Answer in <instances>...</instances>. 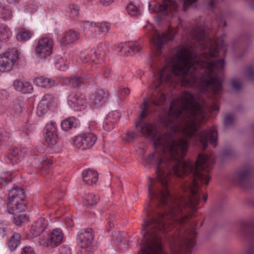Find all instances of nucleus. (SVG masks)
Segmentation results:
<instances>
[{"label":"nucleus","mask_w":254,"mask_h":254,"mask_svg":"<svg viewBox=\"0 0 254 254\" xmlns=\"http://www.w3.org/2000/svg\"><path fill=\"white\" fill-rule=\"evenodd\" d=\"M190 34L204 50L202 57H198L192 47L179 49L173 57L165 60L154 86L158 88L164 83L173 84L178 77L184 86H193L198 83L201 92L210 90L214 94H218L222 90V78L218 72L223 68L224 61H215L214 58L218 55V49L225 50L223 37L216 41L207 38L204 28L200 26L193 27Z\"/></svg>","instance_id":"f03ea898"},{"label":"nucleus","mask_w":254,"mask_h":254,"mask_svg":"<svg viewBox=\"0 0 254 254\" xmlns=\"http://www.w3.org/2000/svg\"><path fill=\"white\" fill-rule=\"evenodd\" d=\"M63 237L64 234L61 229H55L48 235L45 245L46 246L57 247L62 243Z\"/></svg>","instance_id":"ddd939ff"},{"label":"nucleus","mask_w":254,"mask_h":254,"mask_svg":"<svg viewBox=\"0 0 254 254\" xmlns=\"http://www.w3.org/2000/svg\"><path fill=\"white\" fill-rule=\"evenodd\" d=\"M129 94V90L128 88H123L121 90L120 92V98L121 99H123L125 98L126 96L128 95Z\"/></svg>","instance_id":"09e8293b"},{"label":"nucleus","mask_w":254,"mask_h":254,"mask_svg":"<svg viewBox=\"0 0 254 254\" xmlns=\"http://www.w3.org/2000/svg\"><path fill=\"white\" fill-rule=\"evenodd\" d=\"M80 60L83 63L86 62L87 61V57L84 53H80L79 56Z\"/></svg>","instance_id":"13d9d810"},{"label":"nucleus","mask_w":254,"mask_h":254,"mask_svg":"<svg viewBox=\"0 0 254 254\" xmlns=\"http://www.w3.org/2000/svg\"><path fill=\"white\" fill-rule=\"evenodd\" d=\"M79 35L78 32L69 30L63 33L58 39L62 45H66L76 41L79 37Z\"/></svg>","instance_id":"dca6fc26"},{"label":"nucleus","mask_w":254,"mask_h":254,"mask_svg":"<svg viewBox=\"0 0 254 254\" xmlns=\"http://www.w3.org/2000/svg\"><path fill=\"white\" fill-rule=\"evenodd\" d=\"M34 82L37 86L42 87L50 88L55 85V81L54 80L43 77L35 78Z\"/></svg>","instance_id":"5701e85b"},{"label":"nucleus","mask_w":254,"mask_h":254,"mask_svg":"<svg viewBox=\"0 0 254 254\" xmlns=\"http://www.w3.org/2000/svg\"><path fill=\"white\" fill-rule=\"evenodd\" d=\"M9 212L14 215H17L19 212L25 211L26 206L22 201H18L15 202H8L7 204Z\"/></svg>","instance_id":"412c9836"},{"label":"nucleus","mask_w":254,"mask_h":254,"mask_svg":"<svg viewBox=\"0 0 254 254\" xmlns=\"http://www.w3.org/2000/svg\"><path fill=\"white\" fill-rule=\"evenodd\" d=\"M9 3H12L18 1L19 0H6Z\"/></svg>","instance_id":"69168bd1"},{"label":"nucleus","mask_w":254,"mask_h":254,"mask_svg":"<svg viewBox=\"0 0 254 254\" xmlns=\"http://www.w3.org/2000/svg\"><path fill=\"white\" fill-rule=\"evenodd\" d=\"M11 181V175L9 172H3L0 176V188L2 187L1 182L5 184Z\"/></svg>","instance_id":"c9c22d12"},{"label":"nucleus","mask_w":254,"mask_h":254,"mask_svg":"<svg viewBox=\"0 0 254 254\" xmlns=\"http://www.w3.org/2000/svg\"><path fill=\"white\" fill-rule=\"evenodd\" d=\"M44 220V219L43 218H41L40 219V225H37V226H36V227L37 228V234L35 235V236H37V235H38L42 231H43L44 229H45V227L43 226H42L41 224L42 223V222Z\"/></svg>","instance_id":"8fccbe9b"},{"label":"nucleus","mask_w":254,"mask_h":254,"mask_svg":"<svg viewBox=\"0 0 254 254\" xmlns=\"http://www.w3.org/2000/svg\"><path fill=\"white\" fill-rule=\"evenodd\" d=\"M12 14L11 10L5 7H3L0 12V16L4 20L9 19L12 17Z\"/></svg>","instance_id":"e433bc0d"},{"label":"nucleus","mask_w":254,"mask_h":254,"mask_svg":"<svg viewBox=\"0 0 254 254\" xmlns=\"http://www.w3.org/2000/svg\"><path fill=\"white\" fill-rule=\"evenodd\" d=\"M92 52L93 53L95 57L98 58L101 54V51L99 49H93L92 50Z\"/></svg>","instance_id":"4d7b16f0"},{"label":"nucleus","mask_w":254,"mask_h":254,"mask_svg":"<svg viewBox=\"0 0 254 254\" xmlns=\"http://www.w3.org/2000/svg\"><path fill=\"white\" fill-rule=\"evenodd\" d=\"M11 108L14 113L17 115L20 114L22 111L20 102L18 100H15L13 102Z\"/></svg>","instance_id":"f704fd0d"},{"label":"nucleus","mask_w":254,"mask_h":254,"mask_svg":"<svg viewBox=\"0 0 254 254\" xmlns=\"http://www.w3.org/2000/svg\"><path fill=\"white\" fill-rule=\"evenodd\" d=\"M82 176L84 183L89 186L95 184L98 179V173L91 169L84 170L82 172Z\"/></svg>","instance_id":"f3484780"},{"label":"nucleus","mask_w":254,"mask_h":254,"mask_svg":"<svg viewBox=\"0 0 254 254\" xmlns=\"http://www.w3.org/2000/svg\"><path fill=\"white\" fill-rule=\"evenodd\" d=\"M50 107L48 105L39 102L36 112L37 115L38 116H43L47 112Z\"/></svg>","instance_id":"c756f323"},{"label":"nucleus","mask_w":254,"mask_h":254,"mask_svg":"<svg viewBox=\"0 0 254 254\" xmlns=\"http://www.w3.org/2000/svg\"><path fill=\"white\" fill-rule=\"evenodd\" d=\"M244 73L247 80L254 82V67L253 66H248Z\"/></svg>","instance_id":"7c9ffc66"},{"label":"nucleus","mask_w":254,"mask_h":254,"mask_svg":"<svg viewBox=\"0 0 254 254\" xmlns=\"http://www.w3.org/2000/svg\"><path fill=\"white\" fill-rule=\"evenodd\" d=\"M60 254H72L70 248L66 245H63L60 250Z\"/></svg>","instance_id":"a18cd8bd"},{"label":"nucleus","mask_w":254,"mask_h":254,"mask_svg":"<svg viewBox=\"0 0 254 254\" xmlns=\"http://www.w3.org/2000/svg\"><path fill=\"white\" fill-rule=\"evenodd\" d=\"M77 239L81 250L78 254H91L94 247V235L91 229H85L77 235Z\"/></svg>","instance_id":"0eeeda50"},{"label":"nucleus","mask_w":254,"mask_h":254,"mask_svg":"<svg viewBox=\"0 0 254 254\" xmlns=\"http://www.w3.org/2000/svg\"><path fill=\"white\" fill-rule=\"evenodd\" d=\"M115 243L121 249H124L126 248V246L125 245L126 240L121 233H118L116 235Z\"/></svg>","instance_id":"2f4dec72"},{"label":"nucleus","mask_w":254,"mask_h":254,"mask_svg":"<svg viewBox=\"0 0 254 254\" xmlns=\"http://www.w3.org/2000/svg\"><path fill=\"white\" fill-rule=\"evenodd\" d=\"M103 127L105 130L109 131L111 130L113 128V125L107 121L104 123Z\"/></svg>","instance_id":"603ef678"},{"label":"nucleus","mask_w":254,"mask_h":254,"mask_svg":"<svg viewBox=\"0 0 254 254\" xmlns=\"http://www.w3.org/2000/svg\"><path fill=\"white\" fill-rule=\"evenodd\" d=\"M103 72L104 73H107V75H105V76H107L108 75V74L109 73H110V69L108 68H105V69H104L103 70Z\"/></svg>","instance_id":"680f3d73"},{"label":"nucleus","mask_w":254,"mask_h":254,"mask_svg":"<svg viewBox=\"0 0 254 254\" xmlns=\"http://www.w3.org/2000/svg\"><path fill=\"white\" fill-rule=\"evenodd\" d=\"M4 231V229H2V228H0V231Z\"/></svg>","instance_id":"774afa93"},{"label":"nucleus","mask_w":254,"mask_h":254,"mask_svg":"<svg viewBox=\"0 0 254 254\" xmlns=\"http://www.w3.org/2000/svg\"><path fill=\"white\" fill-rule=\"evenodd\" d=\"M151 13H160L164 15L173 16L178 11V4L174 0H163L162 4L149 3Z\"/></svg>","instance_id":"423d86ee"},{"label":"nucleus","mask_w":254,"mask_h":254,"mask_svg":"<svg viewBox=\"0 0 254 254\" xmlns=\"http://www.w3.org/2000/svg\"><path fill=\"white\" fill-rule=\"evenodd\" d=\"M109 94L107 91L100 89L93 93L90 97V102L96 107L103 104L107 100Z\"/></svg>","instance_id":"2eb2a0df"},{"label":"nucleus","mask_w":254,"mask_h":254,"mask_svg":"<svg viewBox=\"0 0 254 254\" xmlns=\"http://www.w3.org/2000/svg\"><path fill=\"white\" fill-rule=\"evenodd\" d=\"M11 34V31L6 26H0V40H7Z\"/></svg>","instance_id":"c85d7f7f"},{"label":"nucleus","mask_w":254,"mask_h":254,"mask_svg":"<svg viewBox=\"0 0 254 254\" xmlns=\"http://www.w3.org/2000/svg\"><path fill=\"white\" fill-rule=\"evenodd\" d=\"M99 196L93 193L85 194L83 197V203L87 206L96 205L99 200Z\"/></svg>","instance_id":"b1692460"},{"label":"nucleus","mask_w":254,"mask_h":254,"mask_svg":"<svg viewBox=\"0 0 254 254\" xmlns=\"http://www.w3.org/2000/svg\"><path fill=\"white\" fill-rule=\"evenodd\" d=\"M127 10L131 16H137L141 14V10L134 3L130 2L127 6Z\"/></svg>","instance_id":"cd10ccee"},{"label":"nucleus","mask_w":254,"mask_h":254,"mask_svg":"<svg viewBox=\"0 0 254 254\" xmlns=\"http://www.w3.org/2000/svg\"><path fill=\"white\" fill-rule=\"evenodd\" d=\"M41 163L43 164H47L48 165H50L52 164L53 162L50 160H48V161H47L46 160H43L41 162Z\"/></svg>","instance_id":"052dcab7"},{"label":"nucleus","mask_w":254,"mask_h":254,"mask_svg":"<svg viewBox=\"0 0 254 254\" xmlns=\"http://www.w3.org/2000/svg\"><path fill=\"white\" fill-rule=\"evenodd\" d=\"M4 135L0 137V144L1 143H6V142H7L8 140V137L6 135V133L4 132Z\"/></svg>","instance_id":"6e6d98bb"},{"label":"nucleus","mask_w":254,"mask_h":254,"mask_svg":"<svg viewBox=\"0 0 254 254\" xmlns=\"http://www.w3.org/2000/svg\"><path fill=\"white\" fill-rule=\"evenodd\" d=\"M82 27L85 34L92 38L98 35H106L110 29L109 25L106 22H95L92 21H84Z\"/></svg>","instance_id":"20e7f679"},{"label":"nucleus","mask_w":254,"mask_h":254,"mask_svg":"<svg viewBox=\"0 0 254 254\" xmlns=\"http://www.w3.org/2000/svg\"><path fill=\"white\" fill-rule=\"evenodd\" d=\"M250 174V171L248 170H244L240 172L237 175V179L240 182L245 180Z\"/></svg>","instance_id":"4c0bfd02"},{"label":"nucleus","mask_w":254,"mask_h":254,"mask_svg":"<svg viewBox=\"0 0 254 254\" xmlns=\"http://www.w3.org/2000/svg\"><path fill=\"white\" fill-rule=\"evenodd\" d=\"M187 225L180 230L179 237L175 241L179 249H182L187 253H190L195 244L196 234L193 228Z\"/></svg>","instance_id":"7ed1b4c3"},{"label":"nucleus","mask_w":254,"mask_h":254,"mask_svg":"<svg viewBox=\"0 0 254 254\" xmlns=\"http://www.w3.org/2000/svg\"><path fill=\"white\" fill-rule=\"evenodd\" d=\"M45 140L51 145H56L58 141V128L55 122L51 121L45 127Z\"/></svg>","instance_id":"f8f14e48"},{"label":"nucleus","mask_w":254,"mask_h":254,"mask_svg":"<svg viewBox=\"0 0 254 254\" xmlns=\"http://www.w3.org/2000/svg\"><path fill=\"white\" fill-rule=\"evenodd\" d=\"M208 5H209V8H212L214 7V6L215 5V1L214 0H210L209 1Z\"/></svg>","instance_id":"bf43d9fd"},{"label":"nucleus","mask_w":254,"mask_h":254,"mask_svg":"<svg viewBox=\"0 0 254 254\" xmlns=\"http://www.w3.org/2000/svg\"><path fill=\"white\" fill-rule=\"evenodd\" d=\"M114 0H100V2L105 5H109L114 2Z\"/></svg>","instance_id":"5fc2aeb1"},{"label":"nucleus","mask_w":254,"mask_h":254,"mask_svg":"<svg viewBox=\"0 0 254 254\" xmlns=\"http://www.w3.org/2000/svg\"><path fill=\"white\" fill-rule=\"evenodd\" d=\"M66 223L69 227H72L73 225L72 222H71L70 220L67 221Z\"/></svg>","instance_id":"0e129e2a"},{"label":"nucleus","mask_w":254,"mask_h":254,"mask_svg":"<svg viewBox=\"0 0 254 254\" xmlns=\"http://www.w3.org/2000/svg\"><path fill=\"white\" fill-rule=\"evenodd\" d=\"M21 236L18 233H14L8 242V247L11 251H14L20 243Z\"/></svg>","instance_id":"bb28decb"},{"label":"nucleus","mask_w":254,"mask_h":254,"mask_svg":"<svg viewBox=\"0 0 254 254\" xmlns=\"http://www.w3.org/2000/svg\"><path fill=\"white\" fill-rule=\"evenodd\" d=\"M234 122V118L231 115H227L224 119V125L226 127L230 126L232 125Z\"/></svg>","instance_id":"37998d69"},{"label":"nucleus","mask_w":254,"mask_h":254,"mask_svg":"<svg viewBox=\"0 0 254 254\" xmlns=\"http://www.w3.org/2000/svg\"><path fill=\"white\" fill-rule=\"evenodd\" d=\"M76 119L73 117L68 118L64 120L61 123V127L63 130L67 131L75 127L76 124Z\"/></svg>","instance_id":"a878e982"},{"label":"nucleus","mask_w":254,"mask_h":254,"mask_svg":"<svg viewBox=\"0 0 254 254\" xmlns=\"http://www.w3.org/2000/svg\"><path fill=\"white\" fill-rule=\"evenodd\" d=\"M54 47L53 40L48 37L40 38L35 48L37 57L44 59L51 55Z\"/></svg>","instance_id":"6e6552de"},{"label":"nucleus","mask_w":254,"mask_h":254,"mask_svg":"<svg viewBox=\"0 0 254 254\" xmlns=\"http://www.w3.org/2000/svg\"><path fill=\"white\" fill-rule=\"evenodd\" d=\"M70 14L73 18H75L79 14V7L75 4H72L69 6Z\"/></svg>","instance_id":"58836bf2"},{"label":"nucleus","mask_w":254,"mask_h":254,"mask_svg":"<svg viewBox=\"0 0 254 254\" xmlns=\"http://www.w3.org/2000/svg\"><path fill=\"white\" fill-rule=\"evenodd\" d=\"M129 42L127 43H122L115 45L114 49L120 55L124 56H128L131 55L130 51Z\"/></svg>","instance_id":"4be33fe9"},{"label":"nucleus","mask_w":254,"mask_h":254,"mask_svg":"<svg viewBox=\"0 0 254 254\" xmlns=\"http://www.w3.org/2000/svg\"><path fill=\"white\" fill-rule=\"evenodd\" d=\"M243 254H254V240L245 248Z\"/></svg>","instance_id":"a19ab883"},{"label":"nucleus","mask_w":254,"mask_h":254,"mask_svg":"<svg viewBox=\"0 0 254 254\" xmlns=\"http://www.w3.org/2000/svg\"><path fill=\"white\" fill-rule=\"evenodd\" d=\"M18 217L19 218H22V221H23V220L26 218V214H25L24 213H22V214H20L19 215H18Z\"/></svg>","instance_id":"e2e57ef3"},{"label":"nucleus","mask_w":254,"mask_h":254,"mask_svg":"<svg viewBox=\"0 0 254 254\" xmlns=\"http://www.w3.org/2000/svg\"><path fill=\"white\" fill-rule=\"evenodd\" d=\"M32 36V33L26 29H20L16 35V39L18 41L25 42L29 40Z\"/></svg>","instance_id":"393cba45"},{"label":"nucleus","mask_w":254,"mask_h":254,"mask_svg":"<svg viewBox=\"0 0 254 254\" xmlns=\"http://www.w3.org/2000/svg\"><path fill=\"white\" fill-rule=\"evenodd\" d=\"M184 5V10H186L187 7L191 5L192 3H194L197 0H181Z\"/></svg>","instance_id":"de8ad7c7"},{"label":"nucleus","mask_w":254,"mask_h":254,"mask_svg":"<svg viewBox=\"0 0 254 254\" xmlns=\"http://www.w3.org/2000/svg\"><path fill=\"white\" fill-rule=\"evenodd\" d=\"M96 137L92 133H83L75 136L72 140L73 145L80 149L90 148L95 143Z\"/></svg>","instance_id":"1a4fd4ad"},{"label":"nucleus","mask_w":254,"mask_h":254,"mask_svg":"<svg viewBox=\"0 0 254 254\" xmlns=\"http://www.w3.org/2000/svg\"><path fill=\"white\" fill-rule=\"evenodd\" d=\"M233 88L236 90H240L242 87V84L239 79H234L231 82Z\"/></svg>","instance_id":"79ce46f5"},{"label":"nucleus","mask_w":254,"mask_h":254,"mask_svg":"<svg viewBox=\"0 0 254 254\" xmlns=\"http://www.w3.org/2000/svg\"><path fill=\"white\" fill-rule=\"evenodd\" d=\"M175 33V30L172 29H170L167 33L160 34L157 31H155L151 38V42L155 49L158 52L160 51L164 44L172 39Z\"/></svg>","instance_id":"9d476101"},{"label":"nucleus","mask_w":254,"mask_h":254,"mask_svg":"<svg viewBox=\"0 0 254 254\" xmlns=\"http://www.w3.org/2000/svg\"><path fill=\"white\" fill-rule=\"evenodd\" d=\"M14 223L17 225H21V224L23 222L22 219L21 218H19L18 217V215L17 214V215H14Z\"/></svg>","instance_id":"864d4df0"},{"label":"nucleus","mask_w":254,"mask_h":254,"mask_svg":"<svg viewBox=\"0 0 254 254\" xmlns=\"http://www.w3.org/2000/svg\"><path fill=\"white\" fill-rule=\"evenodd\" d=\"M129 44L130 51H131L133 53L139 52L142 49L141 44L135 41L129 42Z\"/></svg>","instance_id":"473e14b6"},{"label":"nucleus","mask_w":254,"mask_h":254,"mask_svg":"<svg viewBox=\"0 0 254 254\" xmlns=\"http://www.w3.org/2000/svg\"><path fill=\"white\" fill-rule=\"evenodd\" d=\"M13 86L15 90L23 93H30L33 89L32 85L29 82L19 79L14 81Z\"/></svg>","instance_id":"6ab92c4d"},{"label":"nucleus","mask_w":254,"mask_h":254,"mask_svg":"<svg viewBox=\"0 0 254 254\" xmlns=\"http://www.w3.org/2000/svg\"><path fill=\"white\" fill-rule=\"evenodd\" d=\"M56 67L59 70L64 71L67 68V65L64 63V60L62 58H60L57 62L56 64Z\"/></svg>","instance_id":"ea45409f"},{"label":"nucleus","mask_w":254,"mask_h":254,"mask_svg":"<svg viewBox=\"0 0 254 254\" xmlns=\"http://www.w3.org/2000/svg\"><path fill=\"white\" fill-rule=\"evenodd\" d=\"M203 199L204 201H206L207 199V195H205V194H203Z\"/></svg>","instance_id":"338daca9"},{"label":"nucleus","mask_w":254,"mask_h":254,"mask_svg":"<svg viewBox=\"0 0 254 254\" xmlns=\"http://www.w3.org/2000/svg\"><path fill=\"white\" fill-rule=\"evenodd\" d=\"M136 138V134L133 131H127V138L125 140L127 142L132 141Z\"/></svg>","instance_id":"c03bdc74"},{"label":"nucleus","mask_w":254,"mask_h":254,"mask_svg":"<svg viewBox=\"0 0 254 254\" xmlns=\"http://www.w3.org/2000/svg\"><path fill=\"white\" fill-rule=\"evenodd\" d=\"M8 96V93L5 90H0V100H5Z\"/></svg>","instance_id":"3c124183"},{"label":"nucleus","mask_w":254,"mask_h":254,"mask_svg":"<svg viewBox=\"0 0 254 254\" xmlns=\"http://www.w3.org/2000/svg\"><path fill=\"white\" fill-rule=\"evenodd\" d=\"M166 99L164 94L152 100L145 99L140 106L142 111L136 123L137 130L153 141L158 150L146 159L148 165L156 166L157 180L149 178L148 195L152 206L145 208L147 215H191L200 200L199 183L207 185V174L213 163L212 157L200 154L195 163L185 161L188 143L186 139L177 138L181 134L189 139L194 138L197 146L205 149L210 143L217 144V132L214 127L197 133L198 123L204 119L208 111L219 109L215 104L208 106L200 103L190 92H183L171 103L167 115L161 119L162 125L170 130L160 132L159 124L143 123L151 105L158 106Z\"/></svg>","instance_id":"f257e3e1"},{"label":"nucleus","mask_w":254,"mask_h":254,"mask_svg":"<svg viewBox=\"0 0 254 254\" xmlns=\"http://www.w3.org/2000/svg\"><path fill=\"white\" fill-rule=\"evenodd\" d=\"M63 83L70 85L73 87H79L82 84L90 83L92 78L89 76L82 75L81 76H74L69 78H63ZM62 82V81H61Z\"/></svg>","instance_id":"4468645a"},{"label":"nucleus","mask_w":254,"mask_h":254,"mask_svg":"<svg viewBox=\"0 0 254 254\" xmlns=\"http://www.w3.org/2000/svg\"><path fill=\"white\" fill-rule=\"evenodd\" d=\"M69 105L75 111H82L85 109L88 102L84 95L80 93L71 94L68 97Z\"/></svg>","instance_id":"9b49d317"},{"label":"nucleus","mask_w":254,"mask_h":254,"mask_svg":"<svg viewBox=\"0 0 254 254\" xmlns=\"http://www.w3.org/2000/svg\"><path fill=\"white\" fill-rule=\"evenodd\" d=\"M25 152L21 148H14L10 150L8 159L12 163H17L23 158Z\"/></svg>","instance_id":"aec40b11"},{"label":"nucleus","mask_w":254,"mask_h":254,"mask_svg":"<svg viewBox=\"0 0 254 254\" xmlns=\"http://www.w3.org/2000/svg\"><path fill=\"white\" fill-rule=\"evenodd\" d=\"M25 198L24 191L21 188L16 187L9 191L8 202H15L23 201Z\"/></svg>","instance_id":"a211bd4d"},{"label":"nucleus","mask_w":254,"mask_h":254,"mask_svg":"<svg viewBox=\"0 0 254 254\" xmlns=\"http://www.w3.org/2000/svg\"><path fill=\"white\" fill-rule=\"evenodd\" d=\"M54 100L55 99L52 94H47L43 97L40 102L51 106L54 103L53 102H54Z\"/></svg>","instance_id":"72a5a7b5"},{"label":"nucleus","mask_w":254,"mask_h":254,"mask_svg":"<svg viewBox=\"0 0 254 254\" xmlns=\"http://www.w3.org/2000/svg\"><path fill=\"white\" fill-rule=\"evenodd\" d=\"M20 52L16 48L8 49L0 55V71H10L19 59Z\"/></svg>","instance_id":"39448f33"},{"label":"nucleus","mask_w":254,"mask_h":254,"mask_svg":"<svg viewBox=\"0 0 254 254\" xmlns=\"http://www.w3.org/2000/svg\"><path fill=\"white\" fill-rule=\"evenodd\" d=\"M21 254H35L33 249L30 247L23 248L21 252Z\"/></svg>","instance_id":"49530a36"}]
</instances>
